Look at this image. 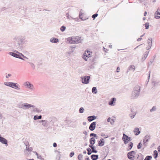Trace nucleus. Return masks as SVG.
I'll return each instance as SVG.
<instances>
[{"mask_svg": "<svg viewBox=\"0 0 160 160\" xmlns=\"http://www.w3.org/2000/svg\"><path fill=\"white\" fill-rule=\"evenodd\" d=\"M151 47H150V46H148L147 48H146V49L147 50H149V49H150V48H151Z\"/></svg>", "mask_w": 160, "mask_h": 160, "instance_id": "nucleus-58", "label": "nucleus"}, {"mask_svg": "<svg viewBox=\"0 0 160 160\" xmlns=\"http://www.w3.org/2000/svg\"><path fill=\"white\" fill-rule=\"evenodd\" d=\"M53 146L54 147H56L57 146V143L55 142H54L53 144Z\"/></svg>", "mask_w": 160, "mask_h": 160, "instance_id": "nucleus-52", "label": "nucleus"}, {"mask_svg": "<svg viewBox=\"0 0 160 160\" xmlns=\"http://www.w3.org/2000/svg\"><path fill=\"white\" fill-rule=\"evenodd\" d=\"M4 84L6 86L10 87L11 84V82H6L4 83Z\"/></svg>", "mask_w": 160, "mask_h": 160, "instance_id": "nucleus-34", "label": "nucleus"}, {"mask_svg": "<svg viewBox=\"0 0 160 160\" xmlns=\"http://www.w3.org/2000/svg\"><path fill=\"white\" fill-rule=\"evenodd\" d=\"M31 67L34 69L35 68V66L33 63H30Z\"/></svg>", "mask_w": 160, "mask_h": 160, "instance_id": "nucleus-50", "label": "nucleus"}, {"mask_svg": "<svg viewBox=\"0 0 160 160\" xmlns=\"http://www.w3.org/2000/svg\"><path fill=\"white\" fill-rule=\"evenodd\" d=\"M13 40L15 42L14 48L17 50H14L13 52H9V54L14 57L23 60L24 59L22 57L27 58L26 56L19 52L21 51L24 48V44H25V41L24 38L21 36H16L14 37Z\"/></svg>", "mask_w": 160, "mask_h": 160, "instance_id": "nucleus-1", "label": "nucleus"}, {"mask_svg": "<svg viewBox=\"0 0 160 160\" xmlns=\"http://www.w3.org/2000/svg\"><path fill=\"white\" fill-rule=\"evenodd\" d=\"M92 92L95 94H96L97 93V89L96 87H93L92 88Z\"/></svg>", "mask_w": 160, "mask_h": 160, "instance_id": "nucleus-28", "label": "nucleus"}, {"mask_svg": "<svg viewBox=\"0 0 160 160\" xmlns=\"http://www.w3.org/2000/svg\"><path fill=\"white\" fill-rule=\"evenodd\" d=\"M38 119H41L42 118V116L41 115H40L39 116H38Z\"/></svg>", "mask_w": 160, "mask_h": 160, "instance_id": "nucleus-61", "label": "nucleus"}, {"mask_svg": "<svg viewBox=\"0 0 160 160\" xmlns=\"http://www.w3.org/2000/svg\"><path fill=\"white\" fill-rule=\"evenodd\" d=\"M134 132L135 133V134L136 135H138L140 134V132L139 130V128H135Z\"/></svg>", "mask_w": 160, "mask_h": 160, "instance_id": "nucleus-20", "label": "nucleus"}, {"mask_svg": "<svg viewBox=\"0 0 160 160\" xmlns=\"http://www.w3.org/2000/svg\"><path fill=\"white\" fill-rule=\"evenodd\" d=\"M85 160H90L89 158L88 157L85 158Z\"/></svg>", "mask_w": 160, "mask_h": 160, "instance_id": "nucleus-64", "label": "nucleus"}, {"mask_svg": "<svg viewBox=\"0 0 160 160\" xmlns=\"http://www.w3.org/2000/svg\"><path fill=\"white\" fill-rule=\"evenodd\" d=\"M34 152L35 153L36 155H37V158H38L40 159H42V158L41 157V156L40 155H39L37 152Z\"/></svg>", "mask_w": 160, "mask_h": 160, "instance_id": "nucleus-35", "label": "nucleus"}, {"mask_svg": "<svg viewBox=\"0 0 160 160\" xmlns=\"http://www.w3.org/2000/svg\"><path fill=\"white\" fill-rule=\"evenodd\" d=\"M98 16V14L95 13L92 15V17L93 18V19H95L96 17H97Z\"/></svg>", "mask_w": 160, "mask_h": 160, "instance_id": "nucleus-42", "label": "nucleus"}, {"mask_svg": "<svg viewBox=\"0 0 160 160\" xmlns=\"http://www.w3.org/2000/svg\"><path fill=\"white\" fill-rule=\"evenodd\" d=\"M90 136L91 137H96L97 136V135L94 133H91L90 135Z\"/></svg>", "mask_w": 160, "mask_h": 160, "instance_id": "nucleus-43", "label": "nucleus"}, {"mask_svg": "<svg viewBox=\"0 0 160 160\" xmlns=\"http://www.w3.org/2000/svg\"><path fill=\"white\" fill-rule=\"evenodd\" d=\"M83 133L86 136L87 135V132L86 131H84L83 132Z\"/></svg>", "mask_w": 160, "mask_h": 160, "instance_id": "nucleus-53", "label": "nucleus"}, {"mask_svg": "<svg viewBox=\"0 0 160 160\" xmlns=\"http://www.w3.org/2000/svg\"><path fill=\"white\" fill-rule=\"evenodd\" d=\"M140 88L139 86H136L134 87L131 95V98L132 99H136L139 96Z\"/></svg>", "mask_w": 160, "mask_h": 160, "instance_id": "nucleus-3", "label": "nucleus"}, {"mask_svg": "<svg viewBox=\"0 0 160 160\" xmlns=\"http://www.w3.org/2000/svg\"><path fill=\"white\" fill-rule=\"evenodd\" d=\"M142 39V38H139L138 39L137 41H138V42L140 41Z\"/></svg>", "mask_w": 160, "mask_h": 160, "instance_id": "nucleus-57", "label": "nucleus"}, {"mask_svg": "<svg viewBox=\"0 0 160 160\" xmlns=\"http://www.w3.org/2000/svg\"><path fill=\"white\" fill-rule=\"evenodd\" d=\"M0 142L2 144H5V146H8V141L4 138L0 136Z\"/></svg>", "mask_w": 160, "mask_h": 160, "instance_id": "nucleus-7", "label": "nucleus"}, {"mask_svg": "<svg viewBox=\"0 0 160 160\" xmlns=\"http://www.w3.org/2000/svg\"><path fill=\"white\" fill-rule=\"evenodd\" d=\"M123 136L122 138V139L124 141V142L125 144H127L128 142L131 140V138L129 137L125 133H123Z\"/></svg>", "mask_w": 160, "mask_h": 160, "instance_id": "nucleus-5", "label": "nucleus"}, {"mask_svg": "<svg viewBox=\"0 0 160 160\" xmlns=\"http://www.w3.org/2000/svg\"><path fill=\"white\" fill-rule=\"evenodd\" d=\"M135 151H131L128 152V156H129V155H130V154H132V155H133L135 154Z\"/></svg>", "mask_w": 160, "mask_h": 160, "instance_id": "nucleus-44", "label": "nucleus"}, {"mask_svg": "<svg viewBox=\"0 0 160 160\" xmlns=\"http://www.w3.org/2000/svg\"><path fill=\"white\" fill-rule=\"evenodd\" d=\"M150 138V136L148 135H146L144 138L143 142V144L145 146H147V142L149 141V139Z\"/></svg>", "mask_w": 160, "mask_h": 160, "instance_id": "nucleus-10", "label": "nucleus"}, {"mask_svg": "<svg viewBox=\"0 0 160 160\" xmlns=\"http://www.w3.org/2000/svg\"><path fill=\"white\" fill-rule=\"evenodd\" d=\"M11 76V74H8V76H6V78H8V77H10V76Z\"/></svg>", "mask_w": 160, "mask_h": 160, "instance_id": "nucleus-56", "label": "nucleus"}, {"mask_svg": "<svg viewBox=\"0 0 160 160\" xmlns=\"http://www.w3.org/2000/svg\"><path fill=\"white\" fill-rule=\"evenodd\" d=\"M24 103L18 105V107L20 108L24 109Z\"/></svg>", "mask_w": 160, "mask_h": 160, "instance_id": "nucleus-38", "label": "nucleus"}, {"mask_svg": "<svg viewBox=\"0 0 160 160\" xmlns=\"http://www.w3.org/2000/svg\"><path fill=\"white\" fill-rule=\"evenodd\" d=\"M95 146H94V147H93V148H91L92 150V152L96 153L97 152V151L95 149Z\"/></svg>", "mask_w": 160, "mask_h": 160, "instance_id": "nucleus-40", "label": "nucleus"}, {"mask_svg": "<svg viewBox=\"0 0 160 160\" xmlns=\"http://www.w3.org/2000/svg\"><path fill=\"white\" fill-rule=\"evenodd\" d=\"M66 29V27L64 26H62L61 27L60 30L62 32H64Z\"/></svg>", "mask_w": 160, "mask_h": 160, "instance_id": "nucleus-39", "label": "nucleus"}, {"mask_svg": "<svg viewBox=\"0 0 160 160\" xmlns=\"http://www.w3.org/2000/svg\"><path fill=\"white\" fill-rule=\"evenodd\" d=\"M116 101V98H112L110 102H109V104L110 106H114L115 105V102Z\"/></svg>", "mask_w": 160, "mask_h": 160, "instance_id": "nucleus-13", "label": "nucleus"}, {"mask_svg": "<svg viewBox=\"0 0 160 160\" xmlns=\"http://www.w3.org/2000/svg\"><path fill=\"white\" fill-rule=\"evenodd\" d=\"M135 70V66L133 65H130L128 68V69L127 70V73L129 72V70H133L134 71Z\"/></svg>", "mask_w": 160, "mask_h": 160, "instance_id": "nucleus-21", "label": "nucleus"}, {"mask_svg": "<svg viewBox=\"0 0 160 160\" xmlns=\"http://www.w3.org/2000/svg\"><path fill=\"white\" fill-rule=\"evenodd\" d=\"M90 77L89 76H85L81 77L82 82L83 83L87 84L89 83Z\"/></svg>", "mask_w": 160, "mask_h": 160, "instance_id": "nucleus-6", "label": "nucleus"}, {"mask_svg": "<svg viewBox=\"0 0 160 160\" xmlns=\"http://www.w3.org/2000/svg\"><path fill=\"white\" fill-rule=\"evenodd\" d=\"M82 14H79V17H80V18L82 20H85V19L84 18H83L82 17Z\"/></svg>", "mask_w": 160, "mask_h": 160, "instance_id": "nucleus-48", "label": "nucleus"}, {"mask_svg": "<svg viewBox=\"0 0 160 160\" xmlns=\"http://www.w3.org/2000/svg\"><path fill=\"white\" fill-rule=\"evenodd\" d=\"M133 144L132 142H130V143H129L128 144L129 146H128V150H130L132 149V148L133 146Z\"/></svg>", "mask_w": 160, "mask_h": 160, "instance_id": "nucleus-31", "label": "nucleus"}, {"mask_svg": "<svg viewBox=\"0 0 160 160\" xmlns=\"http://www.w3.org/2000/svg\"><path fill=\"white\" fill-rule=\"evenodd\" d=\"M26 149L24 150V152L25 154L29 155L31 154V152L32 150V148H27V145H26Z\"/></svg>", "mask_w": 160, "mask_h": 160, "instance_id": "nucleus-11", "label": "nucleus"}, {"mask_svg": "<svg viewBox=\"0 0 160 160\" xmlns=\"http://www.w3.org/2000/svg\"><path fill=\"white\" fill-rule=\"evenodd\" d=\"M87 150L88 151V154L90 155L91 154L92 152L90 148H88L87 149Z\"/></svg>", "mask_w": 160, "mask_h": 160, "instance_id": "nucleus-30", "label": "nucleus"}, {"mask_svg": "<svg viewBox=\"0 0 160 160\" xmlns=\"http://www.w3.org/2000/svg\"><path fill=\"white\" fill-rule=\"evenodd\" d=\"M74 154V153L73 152H72L70 154L69 156L70 157H72Z\"/></svg>", "mask_w": 160, "mask_h": 160, "instance_id": "nucleus-46", "label": "nucleus"}, {"mask_svg": "<svg viewBox=\"0 0 160 160\" xmlns=\"http://www.w3.org/2000/svg\"><path fill=\"white\" fill-rule=\"evenodd\" d=\"M110 122L111 124L113 125L114 123V121L113 119H111Z\"/></svg>", "mask_w": 160, "mask_h": 160, "instance_id": "nucleus-51", "label": "nucleus"}, {"mask_svg": "<svg viewBox=\"0 0 160 160\" xmlns=\"http://www.w3.org/2000/svg\"><path fill=\"white\" fill-rule=\"evenodd\" d=\"M157 14V15H160V12H158L157 11L155 13V14Z\"/></svg>", "mask_w": 160, "mask_h": 160, "instance_id": "nucleus-55", "label": "nucleus"}, {"mask_svg": "<svg viewBox=\"0 0 160 160\" xmlns=\"http://www.w3.org/2000/svg\"><path fill=\"white\" fill-rule=\"evenodd\" d=\"M23 85L26 88L31 90H33L34 89L33 85L28 81H27L24 82Z\"/></svg>", "mask_w": 160, "mask_h": 160, "instance_id": "nucleus-4", "label": "nucleus"}, {"mask_svg": "<svg viewBox=\"0 0 160 160\" xmlns=\"http://www.w3.org/2000/svg\"><path fill=\"white\" fill-rule=\"evenodd\" d=\"M96 118V116L94 115L89 116L87 118L89 122H91Z\"/></svg>", "mask_w": 160, "mask_h": 160, "instance_id": "nucleus-15", "label": "nucleus"}, {"mask_svg": "<svg viewBox=\"0 0 160 160\" xmlns=\"http://www.w3.org/2000/svg\"><path fill=\"white\" fill-rule=\"evenodd\" d=\"M127 156H128V158L131 159V160H133L134 159V156L133 155H132V154H130V155H129V156H128V154H127Z\"/></svg>", "mask_w": 160, "mask_h": 160, "instance_id": "nucleus-27", "label": "nucleus"}, {"mask_svg": "<svg viewBox=\"0 0 160 160\" xmlns=\"http://www.w3.org/2000/svg\"><path fill=\"white\" fill-rule=\"evenodd\" d=\"M82 40L81 37L78 36L71 37L67 38V41L70 44L81 43Z\"/></svg>", "mask_w": 160, "mask_h": 160, "instance_id": "nucleus-2", "label": "nucleus"}, {"mask_svg": "<svg viewBox=\"0 0 160 160\" xmlns=\"http://www.w3.org/2000/svg\"><path fill=\"white\" fill-rule=\"evenodd\" d=\"M142 144L141 142H139L137 148L138 149H140L141 148Z\"/></svg>", "mask_w": 160, "mask_h": 160, "instance_id": "nucleus-41", "label": "nucleus"}, {"mask_svg": "<svg viewBox=\"0 0 160 160\" xmlns=\"http://www.w3.org/2000/svg\"><path fill=\"white\" fill-rule=\"evenodd\" d=\"M35 106L28 103H24V110L28 109L30 108H34Z\"/></svg>", "mask_w": 160, "mask_h": 160, "instance_id": "nucleus-8", "label": "nucleus"}, {"mask_svg": "<svg viewBox=\"0 0 160 160\" xmlns=\"http://www.w3.org/2000/svg\"><path fill=\"white\" fill-rule=\"evenodd\" d=\"M154 156L155 158H156L158 156V153L157 151L155 150L154 151Z\"/></svg>", "mask_w": 160, "mask_h": 160, "instance_id": "nucleus-32", "label": "nucleus"}, {"mask_svg": "<svg viewBox=\"0 0 160 160\" xmlns=\"http://www.w3.org/2000/svg\"><path fill=\"white\" fill-rule=\"evenodd\" d=\"M145 26L146 29H148L149 28V23L148 22H146L145 24Z\"/></svg>", "mask_w": 160, "mask_h": 160, "instance_id": "nucleus-45", "label": "nucleus"}, {"mask_svg": "<svg viewBox=\"0 0 160 160\" xmlns=\"http://www.w3.org/2000/svg\"><path fill=\"white\" fill-rule=\"evenodd\" d=\"M95 139L93 137L91 138L90 140V143L91 145H93L95 143Z\"/></svg>", "mask_w": 160, "mask_h": 160, "instance_id": "nucleus-25", "label": "nucleus"}, {"mask_svg": "<svg viewBox=\"0 0 160 160\" xmlns=\"http://www.w3.org/2000/svg\"><path fill=\"white\" fill-rule=\"evenodd\" d=\"M85 52H86L88 54L87 55L91 56V52L90 51H89L88 50H87V51H86Z\"/></svg>", "mask_w": 160, "mask_h": 160, "instance_id": "nucleus-47", "label": "nucleus"}, {"mask_svg": "<svg viewBox=\"0 0 160 160\" xmlns=\"http://www.w3.org/2000/svg\"><path fill=\"white\" fill-rule=\"evenodd\" d=\"M152 39L151 38H149L147 42L148 43V46H149L151 47L152 46Z\"/></svg>", "mask_w": 160, "mask_h": 160, "instance_id": "nucleus-24", "label": "nucleus"}, {"mask_svg": "<svg viewBox=\"0 0 160 160\" xmlns=\"http://www.w3.org/2000/svg\"><path fill=\"white\" fill-rule=\"evenodd\" d=\"M104 140L103 138H101L98 142V145L99 146L101 147L104 145Z\"/></svg>", "mask_w": 160, "mask_h": 160, "instance_id": "nucleus-17", "label": "nucleus"}, {"mask_svg": "<svg viewBox=\"0 0 160 160\" xmlns=\"http://www.w3.org/2000/svg\"><path fill=\"white\" fill-rule=\"evenodd\" d=\"M152 158V157L151 156H147L144 160H151Z\"/></svg>", "mask_w": 160, "mask_h": 160, "instance_id": "nucleus-33", "label": "nucleus"}, {"mask_svg": "<svg viewBox=\"0 0 160 160\" xmlns=\"http://www.w3.org/2000/svg\"><path fill=\"white\" fill-rule=\"evenodd\" d=\"M158 150L159 152H160V146H159L158 147Z\"/></svg>", "mask_w": 160, "mask_h": 160, "instance_id": "nucleus-63", "label": "nucleus"}, {"mask_svg": "<svg viewBox=\"0 0 160 160\" xmlns=\"http://www.w3.org/2000/svg\"><path fill=\"white\" fill-rule=\"evenodd\" d=\"M84 109L82 107H81L79 109V112L80 113H82L83 112Z\"/></svg>", "mask_w": 160, "mask_h": 160, "instance_id": "nucleus-36", "label": "nucleus"}, {"mask_svg": "<svg viewBox=\"0 0 160 160\" xmlns=\"http://www.w3.org/2000/svg\"><path fill=\"white\" fill-rule=\"evenodd\" d=\"M38 116L37 115H35L33 118V119L34 120H36L38 119Z\"/></svg>", "mask_w": 160, "mask_h": 160, "instance_id": "nucleus-49", "label": "nucleus"}, {"mask_svg": "<svg viewBox=\"0 0 160 160\" xmlns=\"http://www.w3.org/2000/svg\"><path fill=\"white\" fill-rule=\"evenodd\" d=\"M157 110V107L156 106H153L152 108L150 110V112H152L156 111Z\"/></svg>", "mask_w": 160, "mask_h": 160, "instance_id": "nucleus-29", "label": "nucleus"}, {"mask_svg": "<svg viewBox=\"0 0 160 160\" xmlns=\"http://www.w3.org/2000/svg\"><path fill=\"white\" fill-rule=\"evenodd\" d=\"M92 145H89V146L91 148H93V147H94V146Z\"/></svg>", "mask_w": 160, "mask_h": 160, "instance_id": "nucleus-62", "label": "nucleus"}, {"mask_svg": "<svg viewBox=\"0 0 160 160\" xmlns=\"http://www.w3.org/2000/svg\"><path fill=\"white\" fill-rule=\"evenodd\" d=\"M98 155L92 154L91 156V158L92 160H97L98 159Z\"/></svg>", "mask_w": 160, "mask_h": 160, "instance_id": "nucleus-23", "label": "nucleus"}, {"mask_svg": "<svg viewBox=\"0 0 160 160\" xmlns=\"http://www.w3.org/2000/svg\"><path fill=\"white\" fill-rule=\"evenodd\" d=\"M33 108V111L34 112H36L37 113H39L41 111V110H40L38 108H35V107L34 108Z\"/></svg>", "mask_w": 160, "mask_h": 160, "instance_id": "nucleus-26", "label": "nucleus"}, {"mask_svg": "<svg viewBox=\"0 0 160 160\" xmlns=\"http://www.w3.org/2000/svg\"><path fill=\"white\" fill-rule=\"evenodd\" d=\"M111 121V118H108V119H107L108 122H110Z\"/></svg>", "mask_w": 160, "mask_h": 160, "instance_id": "nucleus-54", "label": "nucleus"}, {"mask_svg": "<svg viewBox=\"0 0 160 160\" xmlns=\"http://www.w3.org/2000/svg\"><path fill=\"white\" fill-rule=\"evenodd\" d=\"M19 85L18 84V83L14 82H11V84L10 87L14 88L17 90H19L20 89V88L18 87Z\"/></svg>", "mask_w": 160, "mask_h": 160, "instance_id": "nucleus-9", "label": "nucleus"}, {"mask_svg": "<svg viewBox=\"0 0 160 160\" xmlns=\"http://www.w3.org/2000/svg\"><path fill=\"white\" fill-rule=\"evenodd\" d=\"M88 54V53H87L86 52H84L83 55L82 56V58L83 59L85 60V61H87L88 58L91 57V56L87 55Z\"/></svg>", "mask_w": 160, "mask_h": 160, "instance_id": "nucleus-14", "label": "nucleus"}, {"mask_svg": "<svg viewBox=\"0 0 160 160\" xmlns=\"http://www.w3.org/2000/svg\"><path fill=\"white\" fill-rule=\"evenodd\" d=\"M83 157V155L82 154L79 155L78 157V158L79 160H82Z\"/></svg>", "mask_w": 160, "mask_h": 160, "instance_id": "nucleus-37", "label": "nucleus"}, {"mask_svg": "<svg viewBox=\"0 0 160 160\" xmlns=\"http://www.w3.org/2000/svg\"><path fill=\"white\" fill-rule=\"evenodd\" d=\"M48 121L45 120H42L40 121L39 122H42V125L44 127H48V124L47 123Z\"/></svg>", "mask_w": 160, "mask_h": 160, "instance_id": "nucleus-19", "label": "nucleus"}, {"mask_svg": "<svg viewBox=\"0 0 160 160\" xmlns=\"http://www.w3.org/2000/svg\"><path fill=\"white\" fill-rule=\"evenodd\" d=\"M2 118V113L0 112V119H1Z\"/></svg>", "mask_w": 160, "mask_h": 160, "instance_id": "nucleus-59", "label": "nucleus"}, {"mask_svg": "<svg viewBox=\"0 0 160 160\" xmlns=\"http://www.w3.org/2000/svg\"><path fill=\"white\" fill-rule=\"evenodd\" d=\"M149 52V51H146L145 52L144 54V57H143L142 59V61H144L148 55Z\"/></svg>", "mask_w": 160, "mask_h": 160, "instance_id": "nucleus-22", "label": "nucleus"}, {"mask_svg": "<svg viewBox=\"0 0 160 160\" xmlns=\"http://www.w3.org/2000/svg\"><path fill=\"white\" fill-rule=\"evenodd\" d=\"M117 72H119V70H120V68H119V67H118V68H117Z\"/></svg>", "mask_w": 160, "mask_h": 160, "instance_id": "nucleus-60", "label": "nucleus"}, {"mask_svg": "<svg viewBox=\"0 0 160 160\" xmlns=\"http://www.w3.org/2000/svg\"><path fill=\"white\" fill-rule=\"evenodd\" d=\"M96 122H93L91 123L89 127V128L91 131L94 130L96 128Z\"/></svg>", "mask_w": 160, "mask_h": 160, "instance_id": "nucleus-12", "label": "nucleus"}, {"mask_svg": "<svg viewBox=\"0 0 160 160\" xmlns=\"http://www.w3.org/2000/svg\"><path fill=\"white\" fill-rule=\"evenodd\" d=\"M131 111L132 112V113L130 114H129V116L132 119L134 118L136 114V113L135 112H133L132 109H131Z\"/></svg>", "mask_w": 160, "mask_h": 160, "instance_id": "nucleus-18", "label": "nucleus"}, {"mask_svg": "<svg viewBox=\"0 0 160 160\" xmlns=\"http://www.w3.org/2000/svg\"><path fill=\"white\" fill-rule=\"evenodd\" d=\"M50 41L52 43H56L59 42V40L57 38H50Z\"/></svg>", "mask_w": 160, "mask_h": 160, "instance_id": "nucleus-16", "label": "nucleus"}]
</instances>
